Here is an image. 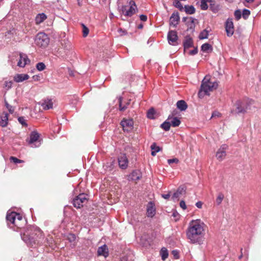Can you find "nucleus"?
<instances>
[{"mask_svg":"<svg viewBox=\"0 0 261 261\" xmlns=\"http://www.w3.org/2000/svg\"><path fill=\"white\" fill-rule=\"evenodd\" d=\"M250 10H249L248 9H244L243 10V12L242 13V15L245 19H246L247 18H248L249 16L250 15Z\"/></svg>","mask_w":261,"mask_h":261,"instance_id":"37998d69","label":"nucleus"},{"mask_svg":"<svg viewBox=\"0 0 261 261\" xmlns=\"http://www.w3.org/2000/svg\"><path fill=\"white\" fill-rule=\"evenodd\" d=\"M210 0H201L200 7L203 10H206L208 9L207 3H209Z\"/></svg>","mask_w":261,"mask_h":261,"instance_id":"ea45409f","label":"nucleus"},{"mask_svg":"<svg viewBox=\"0 0 261 261\" xmlns=\"http://www.w3.org/2000/svg\"><path fill=\"white\" fill-rule=\"evenodd\" d=\"M31 231H33L32 233L27 231V235L29 236V243L33 246V244L50 246L53 244V239L51 237L44 238V234L42 230L38 227L36 226H32L30 228Z\"/></svg>","mask_w":261,"mask_h":261,"instance_id":"f03ea898","label":"nucleus"},{"mask_svg":"<svg viewBox=\"0 0 261 261\" xmlns=\"http://www.w3.org/2000/svg\"><path fill=\"white\" fill-rule=\"evenodd\" d=\"M5 106L8 110L9 113L12 114L14 111L13 107L12 106L10 105L7 101H5Z\"/></svg>","mask_w":261,"mask_h":261,"instance_id":"8fccbe9b","label":"nucleus"},{"mask_svg":"<svg viewBox=\"0 0 261 261\" xmlns=\"http://www.w3.org/2000/svg\"><path fill=\"white\" fill-rule=\"evenodd\" d=\"M211 31V29L208 30L207 29H205L201 31L198 36V38L200 40L205 39L208 38V34Z\"/></svg>","mask_w":261,"mask_h":261,"instance_id":"2f4dec72","label":"nucleus"},{"mask_svg":"<svg viewBox=\"0 0 261 261\" xmlns=\"http://www.w3.org/2000/svg\"><path fill=\"white\" fill-rule=\"evenodd\" d=\"M121 125L125 132H130L134 128V121L132 119H123L121 122Z\"/></svg>","mask_w":261,"mask_h":261,"instance_id":"1a4fd4ad","label":"nucleus"},{"mask_svg":"<svg viewBox=\"0 0 261 261\" xmlns=\"http://www.w3.org/2000/svg\"><path fill=\"white\" fill-rule=\"evenodd\" d=\"M252 100L248 98L237 100L234 105V108L231 110L233 115L244 114L250 110V106L252 103Z\"/></svg>","mask_w":261,"mask_h":261,"instance_id":"7ed1b4c3","label":"nucleus"},{"mask_svg":"<svg viewBox=\"0 0 261 261\" xmlns=\"http://www.w3.org/2000/svg\"><path fill=\"white\" fill-rule=\"evenodd\" d=\"M171 126L170 122L167 119L161 125V127L165 131H168L170 129Z\"/></svg>","mask_w":261,"mask_h":261,"instance_id":"c9c22d12","label":"nucleus"},{"mask_svg":"<svg viewBox=\"0 0 261 261\" xmlns=\"http://www.w3.org/2000/svg\"><path fill=\"white\" fill-rule=\"evenodd\" d=\"M205 224L200 219L192 220L189 223L186 236L192 244H201L205 235Z\"/></svg>","mask_w":261,"mask_h":261,"instance_id":"f257e3e1","label":"nucleus"},{"mask_svg":"<svg viewBox=\"0 0 261 261\" xmlns=\"http://www.w3.org/2000/svg\"><path fill=\"white\" fill-rule=\"evenodd\" d=\"M16 216H17V213L16 212H11L10 213H8L6 216V220L8 223V225L10 227L13 228L14 230H16V229H15L14 227H15Z\"/></svg>","mask_w":261,"mask_h":261,"instance_id":"9b49d317","label":"nucleus"},{"mask_svg":"<svg viewBox=\"0 0 261 261\" xmlns=\"http://www.w3.org/2000/svg\"><path fill=\"white\" fill-rule=\"evenodd\" d=\"M224 194L222 193L218 194V196L216 199V202L217 205H220L224 199Z\"/></svg>","mask_w":261,"mask_h":261,"instance_id":"a19ab883","label":"nucleus"},{"mask_svg":"<svg viewBox=\"0 0 261 261\" xmlns=\"http://www.w3.org/2000/svg\"><path fill=\"white\" fill-rule=\"evenodd\" d=\"M143 28V24L142 23H140L138 25V29H142Z\"/></svg>","mask_w":261,"mask_h":261,"instance_id":"338daca9","label":"nucleus"},{"mask_svg":"<svg viewBox=\"0 0 261 261\" xmlns=\"http://www.w3.org/2000/svg\"><path fill=\"white\" fill-rule=\"evenodd\" d=\"M220 113L218 112H213L212 115V117H215V116H219L220 115Z\"/></svg>","mask_w":261,"mask_h":261,"instance_id":"e2e57ef3","label":"nucleus"},{"mask_svg":"<svg viewBox=\"0 0 261 261\" xmlns=\"http://www.w3.org/2000/svg\"><path fill=\"white\" fill-rule=\"evenodd\" d=\"M155 114V111L153 108H151L148 110L147 113V116L149 119H154L155 118L154 115Z\"/></svg>","mask_w":261,"mask_h":261,"instance_id":"58836bf2","label":"nucleus"},{"mask_svg":"<svg viewBox=\"0 0 261 261\" xmlns=\"http://www.w3.org/2000/svg\"><path fill=\"white\" fill-rule=\"evenodd\" d=\"M119 167L121 169H125L128 167V161L125 153L121 154L118 158Z\"/></svg>","mask_w":261,"mask_h":261,"instance_id":"ddd939ff","label":"nucleus"},{"mask_svg":"<svg viewBox=\"0 0 261 261\" xmlns=\"http://www.w3.org/2000/svg\"><path fill=\"white\" fill-rule=\"evenodd\" d=\"M173 6L180 11H182L184 9V7L179 0H174L173 2Z\"/></svg>","mask_w":261,"mask_h":261,"instance_id":"e433bc0d","label":"nucleus"},{"mask_svg":"<svg viewBox=\"0 0 261 261\" xmlns=\"http://www.w3.org/2000/svg\"><path fill=\"white\" fill-rule=\"evenodd\" d=\"M47 18L46 15L44 13H39L35 17V22L37 24H39Z\"/></svg>","mask_w":261,"mask_h":261,"instance_id":"7c9ffc66","label":"nucleus"},{"mask_svg":"<svg viewBox=\"0 0 261 261\" xmlns=\"http://www.w3.org/2000/svg\"><path fill=\"white\" fill-rule=\"evenodd\" d=\"M25 221L22 219V216L20 214L17 213V216H16L15 219V229L17 230V229L23 227Z\"/></svg>","mask_w":261,"mask_h":261,"instance_id":"4be33fe9","label":"nucleus"},{"mask_svg":"<svg viewBox=\"0 0 261 261\" xmlns=\"http://www.w3.org/2000/svg\"><path fill=\"white\" fill-rule=\"evenodd\" d=\"M142 177V174L140 170H135L128 176V180L130 181L138 180Z\"/></svg>","mask_w":261,"mask_h":261,"instance_id":"a211bd4d","label":"nucleus"},{"mask_svg":"<svg viewBox=\"0 0 261 261\" xmlns=\"http://www.w3.org/2000/svg\"><path fill=\"white\" fill-rule=\"evenodd\" d=\"M234 15L237 20H239L242 16V12L240 10H237L234 11Z\"/></svg>","mask_w":261,"mask_h":261,"instance_id":"49530a36","label":"nucleus"},{"mask_svg":"<svg viewBox=\"0 0 261 261\" xmlns=\"http://www.w3.org/2000/svg\"><path fill=\"white\" fill-rule=\"evenodd\" d=\"M246 2H247V3H252L254 1V0H245Z\"/></svg>","mask_w":261,"mask_h":261,"instance_id":"774afa93","label":"nucleus"},{"mask_svg":"<svg viewBox=\"0 0 261 261\" xmlns=\"http://www.w3.org/2000/svg\"><path fill=\"white\" fill-rule=\"evenodd\" d=\"M19 59L17 63V66L20 67H24L25 65L29 63L30 60L27 55L23 53H19Z\"/></svg>","mask_w":261,"mask_h":261,"instance_id":"dca6fc26","label":"nucleus"},{"mask_svg":"<svg viewBox=\"0 0 261 261\" xmlns=\"http://www.w3.org/2000/svg\"><path fill=\"white\" fill-rule=\"evenodd\" d=\"M184 192H185V189L184 187H179L176 190L175 192L173 194L171 199L175 201V200H178L180 195L182 194Z\"/></svg>","mask_w":261,"mask_h":261,"instance_id":"bb28decb","label":"nucleus"},{"mask_svg":"<svg viewBox=\"0 0 261 261\" xmlns=\"http://www.w3.org/2000/svg\"><path fill=\"white\" fill-rule=\"evenodd\" d=\"M12 81H5L4 83V87L7 88V90H9L12 87Z\"/></svg>","mask_w":261,"mask_h":261,"instance_id":"3c124183","label":"nucleus"},{"mask_svg":"<svg viewBox=\"0 0 261 261\" xmlns=\"http://www.w3.org/2000/svg\"><path fill=\"white\" fill-rule=\"evenodd\" d=\"M195 205L198 208H201L202 206V202L201 201H198L196 203Z\"/></svg>","mask_w":261,"mask_h":261,"instance_id":"052dcab7","label":"nucleus"},{"mask_svg":"<svg viewBox=\"0 0 261 261\" xmlns=\"http://www.w3.org/2000/svg\"><path fill=\"white\" fill-rule=\"evenodd\" d=\"M176 107L180 111H184L187 109L188 105L185 100H180L176 102Z\"/></svg>","mask_w":261,"mask_h":261,"instance_id":"c756f323","label":"nucleus"},{"mask_svg":"<svg viewBox=\"0 0 261 261\" xmlns=\"http://www.w3.org/2000/svg\"><path fill=\"white\" fill-rule=\"evenodd\" d=\"M161 196L165 199H168L170 197L171 195L170 193H168L167 194H163L161 195Z\"/></svg>","mask_w":261,"mask_h":261,"instance_id":"4d7b16f0","label":"nucleus"},{"mask_svg":"<svg viewBox=\"0 0 261 261\" xmlns=\"http://www.w3.org/2000/svg\"><path fill=\"white\" fill-rule=\"evenodd\" d=\"M179 162V160L178 159H177V158H174V159H168L167 160V162L170 165L172 163H178Z\"/></svg>","mask_w":261,"mask_h":261,"instance_id":"864d4df0","label":"nucleus"},{"mask_svg":"<svg viewBox=\"0 0 261 261\" xmlns=\"http://www.w3.org/2000/svg\"><path fill=\"white\" fill-rule=\"evenodd\" d=\"M172 254L176 258H178V252L176 250H173L172 251Z\"/></svg>","mask_w":261,"mask_h":261,"instance_id":"680f3d73","label":"nucleus"},{"mask_svg":"<svg viewBox=\"0 0 261 261\" xmlns=\"http://www.w3.org/2000/svg\"><path fill=\"white\" fill-rule=\"evenodd\" d=\"M121 261H127V258L126 256H123L120 258Z\"/></svg>","mask_w":261,"mask_h":261,"instance_id":"69168bd1","label":"nucleus"},{"mask_svg":"<svg viewBox=\"0 0 261 261\" xmlns=\"http://www.w3.org/2000/svg\"><path fill=\"white\" fill-rule=\"evenodd\" d=\"M131 101L130 99L124 100L121 96L118 98L119 108L120 111H124L125 110L127 107L130 105Z\"/></svg>","mask_w":261,"mask_h":261,"instance_id":"f3484780","label":"nucleus"},{"mask_svg":"<svg viewBox=\"0 0 261 261\" xmlns=\"http://www.w3.org/2000/svg\"><path fill=\"white\" fill-rule=\"evenodd\" d=\"M198 53V48L197 47L194 48L193 50H191L189 52V54L190 55H195L197 54Z\"/></svg>","mask_w":261,"mask_h":261,"instance_id":"6e6d98bb","label":"nucleus"},{"mask_svg":"<svg viewBox=\"0 0 261 261\" xmlns=\"http://www.w3.org/2000/svg\"><path fill=\"white\" fill-rule=\"evenodd\" d=\"M225 30L227 36H231L234 33V26L232 18H228L225 22Z\"/></svg>","mask_w":261,"mask_h":261,"instance_id":"f8f14e48","label":"nucleus"},{"mask_svg":"<svg viewBox=\"0 0 261 261\" xmlns=\"http://www.w3.org/2000/svg\"><path fill=\"white\" fill-rule=\"evenodd\" d=\"M228 146L226 144H223L218 149L216 153V157L219 161H222L226 156V150L227 149Z\"/></svg>","mask_w":261,"mask_h":261,"instance_id":"2eb2a0df","label":"nucleus"},{"mask_svg":"<svg viewBox=\"0 0 261 261\" xmlns=\"http://www.w3.org/2000/svg\"><path fill=\"white\" fill-rule=\"evenodd\" d=\"M218 83L217 82H212L209 76L206 75L202 81L200 89L198 95L200 98H202L205 95H209V92L217 88Z\"/></svg>","mask_w":261,"mask_h":261,"instance_id":"20e7f679","label":"nucleus"},{"mask_svg":"<svg viewBox=\"0 0 261 261\" xmlns=\"http://www.w3.org/2000/svg\"><path fill=\"white\" fill-rule=\"evenodd\" d=\"M41 106L43 108V109L45 110H49L53 108V102L51 99H44L43 100V102L41 104Z\"/></svg>","mask_w":261,"mask_h":261,"instance_id":"cd10ccee","label":"nucleus"},{"mask_svg":"<svg viewBox=\"0 0 261 261\" xmlns=\"http://www.w3.org/2000/svg\"><path fill=\"white\" fill-rule=\"evenodd\" d=\"M179 13L177 11L174 12L170 18V25L176 27L179 21Z\"/></svg>","mask_w":261,"mask_h":261,"instance_id":"6ab92c4d","label":"nucleus"},{"mask_svg":"<svg viewBox=\"0 0 261 261\" xmlns=\"http://www.w3.org/2000/svg\"><path fill=\"white\" fill-rule=\"evenodd\" d=\"M29 78V75L27 74H17L14 77V81L16 83H20L27 80Z\"/></svg>","mask_w":261,"mask_h":261,"instance_id":"a878e982","label":"nucleus"},{"mask_svg":"<svg viewBox=\"0 0 261 261\" xmlns=\"http://www.w3.org/2000/svg\"><path fill=\"white\" fill-rule=\"evenodd\" d=\"M9 114L7 112H3L1 116L0 126L3 127H6L8 124Z\"/></svg>","mask_w":261,"mask_h":261,"instance_id":"393cba45","label":"nucleus"},{"mask_svg":"<svg viewBox=\"0 0 261 261\" xmlns=\"http://www.w3.org/2000/svg\"><path fill=\"white\" fill-rule=\"evenodd\" d=\"M172 216L175 218V221H178L179 219V218H180L179 214L176 211H174L173 212V213L172 214Z\"/></svg>","mask_w":261,"mask_h":261,"instance_id":"603ef678","label":"nucleus"},{"mask_svg":"<svg viewBox=\"0 0 261 261\" xmlns=\"http://www.w3.org/2000/svg\"><path fill=\"white\" fill-rule=\"evenodd\" d=\"M87 201V195L84 193H82L73 199L72 204L75 207L80 208Z\"/></svg>","mask_w":261,"mask_h":261,"instance_id":"6e6552de","label":"nucleus"},{"mask_svg":"<svg viewBox=\"0 0 261 261\" xmlns=\"http://www.w3.org/2000/svg\"><path fill=\"white\" fill-rule=\"evenodd\" d=\"M49 38L44 33L40 32L36 36L35 43L39 47L45 48L48 45Z\"/></svg>","mask_w":261,"mask_h":261,"instance_id":"39448f33","label":"nucleus"},{"mask_svg":"<svg viewBox=\"0 0 261 261\" xmlns=\"http://www.w3.org/2000/svg\"><path fill=\"white\" fill-rule=\"evenodd\" d=\"M196 21H197L196 19L192 17H190L189 20L187 21L185 24L187 27V31L190 32L191 33H193L195 31Z\"/></svg>","mask_w":261,"mask_h":261,"instance_id":"aec40b11","label":"nucleus"},{"mask_svg":"<svg viewBox=\"0 0 261 261\" xmlns=\"http://www.w3.org/2000/svg\"><path fill=\"white\" fill-rule=\"evenodd\" d=\"M179 205L184 210L187 208V206H186V203H185V201H184V200H181L180 201Z\"/></svg>","mask_w":261,"mask_h":261,"instance_id":"5fc2aeb1","label":"nucleus"},{"mask_svg":"<svg viewBox=\"0 0 261 261\" xmlns=\"http://www.w3.org/2000/svg\"><path fill=\"white\" fill-rule=\"evenodd\" d=\"M140 19L143 21H146L147 19V17L146 15L141 14L140 15Z\"/></svg>","mask_w":261,"mask_h":261,"instance_id":"bf43d9fd","label":"nucleus"},{"mask_svg":"<svg viewBox=\"0 0 261 261\" xmlns=\"http://www.w3.org/2000/svg\"><path fill=\"white\" fill-rule=\"evenodd\" d=\"M168 250L165 248H162L160 251V255L162 256V259L163 260H165L168 256Z\"/></svg>","mask_w":261,"mask_h":261,"instance_id":"f704fd0d","label":"nucleus"},{"mask_svg":"<svg viewBox=\"0 0 261 261\" xmlns=\"http://www.w3.org/2000/svg\"><path fill=\"white\" fill-rule=\"evenodd\" d=\"M150 148L152 150L151 154L152 156H155L161 149L159 146L156 145L155 143H153L151 145Z\"/></svg>","mask_w":261,"mask_h":261,"instance_id":"473e14b6","label":"nucleus"},{"mask_svg":"<svg viewBox=\"0 0 261 261\" xmlns=\"http://www.w3.org/2000/svg\"><path fill=\"white\" fill-rule=\"evenodd\" d=\"M189 18L190 17H184L182 18V20L183 22H184L185 23V24L186 23V22H187V21L189 20Z\"/></svg>","mask_w":261,"mask_h":261,"instance_id":"0e129e2a","label":"nucleus"},{"mask_svg":"<svg viewBox=\"0 0 261 261\" xmlns=\"http://www.w3.org/2000/svg\"><path fill=\"white\" fill-rule=\"evenodd\" d=\"M129 5L130 7L128 10H126L127 6L124 5L122 6L121 11L125 16L131 17L136 13L137 7L135 2L133 0L129 1Z\"/></svg>","mask_w":261,"mask_h":261,"instance_id":"0eeeda50","label":"nucleus"},{"mask_svg":"<svg viewBox=\"0 0 261 261\" xmlns=\"http://www.w3.org/2000/svg\"><path fill=\"white\" fill-rule=\"evenodd\" d=\"M97 255L99 256H103L105 257L108 256L109 251L106 245H103L98 248Z\"/></svg>","mask_w":261,"mask_h":261,"instance_id":"b1692460","label":"nucleus"},{"mask_svg":"<svg viewBox=\"0 0 261 261\" xmlns=\"http://www.w3.org/2000/svg\"><path fill=\"white\" fill-rule=\"evenodd\" d=\"M155 214V208L153 202L150 201L147 207V215L149 217H153Z\"/></svg>","mask_w":261,"mask_h":261,"instance_id":"412c9836","label":"nucleus"},{"mask_svg":"<svg viewBox=\"0 0 261 261\" xmlns=\"http://www.w3.org/2000/svg\"><path fill=\"white\" fill-rule=\"evenodd\" d=\"M201 49L202 51L206 52L208 50L212 51L213 50V48L211 45L206 43L201 45Z\"/></svg>","mask_w":261,"mask_h":261,"instance_id":"4c0bfd02","label":"nucleus"},{"mask_svg":"<svg viewBox=\"0 0 261 261\" xmlns=\"http://www.w3.org/2000/svg\"><path fill=\"white\" fill-rule=\"evenodd\" d=\"M118 32L120 33H121V35H125L126 34H127V32L126 31L122 29V28H119L118 30Z\"/></svg>","mask_w":261,"mask_h":261,"instance_id":"13d9d810","label":"nucleus"},{"mask_svg":"<svg viewBox=\"0 0 261 261\" xmlns=\"http://www.w3.org/2000/svg\"><path fill=\"white\" fill-rule=\"evenodd\" d=\"M36 68L39 71H42L45 69L46 66L44 63L39 62L36 64Z\"/></svg>","mask_w":261,"mask_h":261,"instance_id":"79ce46f5","label":"nucleus"},{"mask_svg":"<svg viewBox=\"0 0 261 261\" xmlns=\"http://www.w3.org/2000/svg\"><path fill=\"white\" fill-rule=\"evenodd\" d=\"M167 39L170 45H176L178 44V36L176 31H169L167 34Z\"/></svg>","mask_w":261,"mask_h":261,"instance_id":"9d476101","label":"nucleus"},{"mask_svg":"<svg viewBox=\"0 0 261 261\" xmlns=\"http://www.w3.org/2000/svg\"><path fill=\"white\" fill-rule=\"evenodd\" d=\"M82 27L83 28V36L84 37H85L88 35L89 30V29L85 24L82 23Z\"/></svg>","mask_w":261,"mask_h":261,"instance_id":"de8ad7c7","label":"nucleus"},{"mask_svg":"<svg viewBox=\"0 0 261 261\" xmlns=\"http://www.w3.org/2000/svg\"><path fill=\"white\" fill-rule=\"evenodd\" d=\"M40 135L36 131H33L30 135V137L27 140V142L32 147H38L40 146L41 143L38 140Z\"/></svg>","mask_w":261,"mask_h":261,"instance_id":"423d86ee","label":"nucleus"},{"mask_svg":"<svg viewBox=\"0 0 261 261\" xmlns=\"http://www.w3.org/2000/svg\"><path fill=\"white\" fill-rule=\"evenodd\" d=\"M10 160L11 162L14 163L15 164L21 163L23 162V160H19L15 156H11L10 158Z\"/></svg>","mask_w":261,"mask_h":261,"instance_id":"09e8293b","label":"nucleus"},{"mask_svg":"<svg viewBox=\"0 0 261 261\" xmlns=\"http://www.w3.org/2000/svg\"><path fill=\"white\" fill-rule=\"evenodd\" d=\"M183 46L185 49L193 46V40L190 36L187 35L185 37V39L183 41Z\"/></svg>","mask_w":261,"mask_h":261,"instance_id":"5701e85b","label":"nucleus"},{"mask_svg":"<svg viewBox=\"0 0 261 261\" xmlns=\"http://www.w3.org/2000/svg\"><path fill=\"white\" fill-rule=\"evenodd\" d=\"M210 10L214 13L218 12L220 10V6L216 4L214 0H210Z\"/></svg>","mask_w":261,"mask_h":261,"instance_id":"c85d7f7f","label":"nucleus"},{"mask_svg":"<svg viewBox=\"0 0 261 261\" xmlns=\"http://www.w3.org/2000/svg\"><path fill=\"white\" fill-rule=\"evenodd\" d=\"M184 10L188 14H193L195 12V8L192 5H185Z\"/></svg>","mask_w":261,"mask_h":261,"instance_id":"72a5a7b5","label":"nucleus"},{"mask_svg":"<svg viewBox=\"0 0 261 261\" xmlns=\"http://www.w3.org/2000/svg\"><path fill=\"white\" fill-rule=\"evenodd\" d=\"M67 240L70 243H73L75 242L76 239V236L74 234L69 233L67 236Z\"/></svg>","mask_w":261,"mask_h":261,"instance_id":"c03bdc74","label":"nucleus"},{"mask_svg":"<svg viewBox=\"0 0 261 261\" xmlns=\"http://www.w3.org/2000/svg\"><path fill=\"white\" fill-rule=\"evenodd\" d=\"M18 121L22 126L25 127L28 126V124L27 123L26 120L25 119L24 117H19L18 118Z\"/></svg>","mask_w":261,"mask_h":261,"instance_id":"a18cd8bd","label":"nucleus"},{"mask_svg":"<svg viewBox=\"0 0 261 261\" xmlns=\"http://www.w3.org/2000/svg\"><path fill=\"white\" fill-rule=\"evenodd\" d=\"M176 114V113L175 111H173L172 114L169 115L167 118V120H169L170 122L171 125L173 127L178 126L181 123V121L178 118L173 117V116Z\"/></svg>","mask_w":261,"mask_h":261,"instance_id":"4468645a","label":"nucleus"}]
</instances>
